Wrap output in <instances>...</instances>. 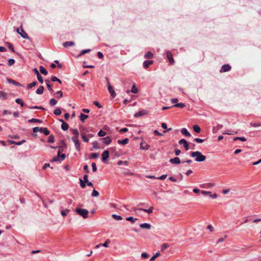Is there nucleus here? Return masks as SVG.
I'll list each match as a JSON object with an SVG mask.
<instances>
[{
  "label": "nucleus",
  "instance_id": "58836bf2",
  "mask_svg": "<svg viewBox=\"0 0 261 261\" xmlns=\"http://www.w3.org/2000/svg\"><path fill=\"white\" fill-rule=\"evenodd\" d=\"M51 81L53 82H58L60 84H62V81L59 79H58V77H57L56 76H54L51 77Z\"/></svg>",
  "mask_w": 261,
  "mask_h": 261
},
{
  "label": "nucleus",
  "instance_id": "5fc2aeb1",
  "mask_svg": "<svg viewBox=\"0 0 261 261\" xmlns=\"http://www.w3.org/2000/svg\"><path fill=\"white\" fill-rule=\"evenodd\" d=\"M15 63V60L13 59H10L8 61V65L9 66H12Z\"/></svg>",
  "mask_w": 261,
  "mask_h": 261
},
{
  "label": "nucleus",
  "instance_id": "338daca9",
  "mask_svg": "<svg viewBox=\"0 0 261 261\" xmlns=\"http://www.w3.org/2000/svg\"><path fill=\"white\" fill-rule=\"evenodd\" d=\"M92 168L93 172H95L97 170L96 165L95 163H92Z\"/></svg>",
  "mask_w": 261,
  "mask_h": 261
},
{
  "label": "nucleus",
  "instance_id": "0e129e2a",
  "mask_svg": "<svg viewBox=\"0 0 261 261\" xmlns=\"http://www.w3.org/2000/svg\"><path fill=\"white\" fill-rule=\"evenodd\" d=\"M167 174H163L161 175V176L156 177V179H160V180H164L167 177Z\"/></svg>",
  "mask_w": 261,
  "mask_h": 261
},
{
  "label": "nucleus",
  "instance_id": "1a4fd4ad",
  "mask_svg": "<svg viewBox=\"0 0 261 261\" xmlns=\"http://www.w3.org/2000/svg\"><path fill=\"white\" fill-rule=\"evenodd\" d=\"M231 67L228 64L223 65L220 70V72H225L229 71Z\"/></svg>",
  "mask_w": 261,
  "mask_h": 261
},
{
  "label": "nucleus",
  "instance_id": "f8f14e48",
  "mask_svg": "<svg viewBox=\"0 0 261 261\" xmlns=\"http://www.w3.org/2000/svg\"><path fill=\"white\" fill-rule=\"evenodd\" d=\"M60 121L62 122V129L64 131L67 130L69 128V125L62 119H60Z\"/></svg>",
  "mask_w": 261,
  "mask_h": 261
},
{
  "label": "nucleus",
  "instance_id": "4c0bfd02",
  "mask_svg": "<svg viewBox=\"0 0 261 261\" xmlns=\"http://www.w3.org/2000/svg\"><path fill=\"white\" fill-rule=\"evenodd\" d=\"M130 91L134 94H136L138 92V90L135 84L133 85Z\"/></svg>",
  "mask_w": 261,
  "mask_h": 261
},
{
  "label": "nucleus",
  "instance_id": "c03bdc74",
  "mask_svg": "<svg viewBox=\"0 0 261 261\" xmlns=\"http://www.w3.org/2000/svg\"><path fill=\"white\" fill-rule=\"evenodd\" d=\"M128 162L126 161H118L117 164L119 166H121L122 165H124L125 166H127L128 165Z\"/></svg>",
  "mask_w": 261,
  "mask_h": 261
},
{
  "label": "nucleus",
  "instance_id": "37998d69",
  "mask_svg": "<svg viewBox=\"0 0 261 261\" xmlns=\"http://www.w3.org/2000/svg\"><path fill=\"white\" fill-rule=\"evenodd\" d=\"M69 212V210H68V209H65V210H62L61 211V215L62 216L65 217L66 216H67V215Z\"/></svg>",
  "mask_w": 261,
  "mask_h": 261
},
{
  "label": "nucleus",
  "instance_id": "680f3d73",
  "mask_svg": "<svg viewBox=\"0 0 261 261\" xmlns=\"http://www.w3.org/2000/svg\"><path fill=\"white\" fill-rule=\"evenodd\" d=\"M99 156V154L97 153H92L91 154V157L92 159H97Z\"/></svg>",
  "mask_w": 261,
  "mask_h": 261
},
{
  "label": "nucleus",
  "instance_id": "13d9d810",
  "mask_svg": "<svg viewBox=\"0 0 261 261\" xmlns=\"http://www.w3.org/2000/svg\"><path fill=\"white\" fill-rule=\"evenodd\" d=\"M169 247V245L168 244L164 243L161 246V250L163 251L166 248Z\"/></svg>",
  "mask_w": 261,
  "mask_h": 261
},
{
  "label": "nucleus",
  "instance_id": "69168bd1",
  "mask_svg": "<svg viewBox=\"0 0 261 261\" xmlns=\"http://www.w3.org/2000/svg\"><path fill=\"white\" fill-rule=\"evenodd\" d=\"M194 141H196L197 143H201L204 142V140L203 139L198 138H195L194 139Z\"/></svg>",
  "mask_w": 261,
  "mask_h": 261
},
{
  "label": "nucleus",
  "instance_id": "b1692460",
  "mask_svg": "<svg viewBox=\"0 0 261 261\" xmlns=\"http://www.w3.org/2000/svg\"><path fill=\"white\" fill-rule=\"evenodd\" d=\"M44 91V87L42 86H40L36 90V93L38 94H42Z\"/></svg>",
  "mask_w": 261,
  "mask_h": 261
},
{
  "label": "nucleus",
  "instance_id": "7ed1b4c3",
  "mask_svg": "<svg viewBox=\"0 0 261 261\" xmlns=\"http://www.w3.org/2000/svg\"><path fill=\"white\" fill-rule=\"evenodd\" d=\"M107 84H108V91L110 94V95H111V96L112 97H115L116 95V93L114 91V90L113 89V87L111 86L109 82L108 81V79L107 78Z\"/></svg>",
  "mask_w": 261,
  "mask_h": 261
},
{
  "label": "nucleus",
  "instance_id": "09e8293b",
  "mask_svg": "<svg viewBox=\"0 0 261 261\" xmlns=\"http://www.w3.org/2000/svg\"><path fill=\"white\" fill-rule=\"evenodd\" d=\"M160 253L159 252H158L155 253V254L153 255L150 258V261H153L158 256L160 255Z\"/></svg>",
  "mask_w": 261,
  "mask_h": 261
},
{
  "label": "nucleus",
  "instance_id": "9d476101",
  "mask_svg": "<svg viewBox=\"0 0 261 261\" xmlns=\"http://www.w3.org/2000/svg\"><path fill=\"white\" fill-rule=\"evenodd\" d=\"M109 156V152L108 150H105L102 154V161L106 162Z\"/></svg>",
  "mask_w": 261,
  "mask_h": 261
},
{
  "label": "nucleus",
  "instance_id": "c85d7f7f",
  "mask_svg": "<svg viewBox=\"0 0 261 261\" xmlns=\"http://www.w3.org/2000/svg\"><path fill=\"white\" fill-rule=\"evenodd\" d=\"M29 122L32 123V122H36V123H42V121L40 119H36V118H32L30 120H29Z\"/></svg>",
  "mask_w": 261,
  "mask_h": 261
},
{
  "label": "nucleus",
  "instance_id": "39448f33",
  "mask_svg": "<svg viewBox=\"0 0 261 261\" xmlns=\"http://www.w3.org/2000/svg\"><path fill=\"white\" fill-rule=\"evenodd\" d=\"M72 140L74 143L75 147L77 151L80 150V143L78 140V138L76 137H72Z\"/></svg>",
  "mask_w": 261,
  "mask_h": 261
},
{
  "label": "nucleus",
  "instance_id": "a18cd8bd",
  "mask_svg": "<svg viewBox=\"0 0 261 261\" xmlns=\"http://www.w3.org/2000/svg\"><path fill=\"white\" fill-rule=\"evenodd\" d=\"M233 140L234 141H236V140H241L242 141H246V139L244 137H235L234 139H233Z\"/></svg>",
  "mask_w": 261,
  "mask_h": 261
},
{
  "label": "nucleus",
  "instance_id": "393cba45",
  "mask_svg": "<svg viewBox=\"0 0 261 261\" xmlns=\"http://www.w3.org/2000/svg\"><path fill=\"white\" fill-rule=\"evenodd\" d=\"M80 120L82 122H84L87 118H88V115L81 113L80 116Z\"/></svg>",
  "mask_w": 261,
  "mask_h": 261
},
{
  "label": "nucleus",
  "instance_id": "f257e3e1",
  "mask_svg": "<svg viewBox=\"0 0 261 261\" xmlns=\"http://www.w3.org/2000/svg\"><path fill=\"white\" fill-rule=\"evenodd\" d=\"M191 156L193 158H195V161L198 162H203L206 159V156L199 151L192 152L191 153Z\"/></svg>",
  "mask_w": 261,
  "mask_h": 261
},
{
  "label": "nucleus",
  "instance_id": "c756f323",
  "mask_svg": "<svg viewBox=\"0 0 261 261\" xmlns=\"http://www.w3.org/2000/svg\"><path fill=\"white\" fill-rule=\"evenodd\" d=\"M40 71L42 74H43L44 75H47L48 73L46 69L42 66H41L40 67Z\"/></svg>",
  "mask_w": 261,
  "mask_h": 261
},
{
  "label": "nucleus",
  "instance_id": "423d86ee",
  "mask_svg": "<svg viewBox=\"0 0 261 261\" xmlns=\"http://www.w3.org/2000/svg\"><path fill=\"white\" fill-rule=\"evenodd\" d=\"M201 193L204 196L208 195L210 197L212 198H216L218 197L217 194L215 193L214 194H212L211 192L210 191L202 190L201 191Z\"/></svg>",
  "mask_w": 261,
  "mask_h": 261
},
{
  "label": "nucleus",
  "instance_id": "473e14b6",
  "mask_svg": "<svg viewBox=\"0 0 261 261\" xmlns=\"http://www.w3.org/2000/svg\"><path fill=\"white\" fill-rule=\"evenodd\" d=\"M149 146L147 144H145L144 145H143L142 143L140 144V149L142 150H148L149 149Z\"/></svg>",
  "mask_w": 261,
  "mask_h": 261
},
{
  "label": "nucleus",
  "instance_id": "bb28decb",
  "mask_svg": "<svg viewBox=\"0 0 261 261\" xmlns=\"http://www.w3.org/2000/svg\"><path fill=\"white\" fill-rule=\"evenodd\" d=\"M45 82L46 84V86L48 90H49L51 92H53V90L51 88V86L50 84V81L48 80H45Z\"/></svg>",
  "mask_w": 261,
  "mask_h": 261
},
{
  "label": "nucleus",
  "instance_id": "cd10ccee",
  "mask_svg": "<svg viewBox=\"0 0 261 261\" xmlns=\"http://www.w3.org/2000/svg\"><path fill=\"white\" fill-rule=\"evenodd\" d=\"M72 134L74 135L73 137H76V138H78L79 136V133L77 129H71Z\"/></svg>",
  "mask_w": 261,
  "mask_h": 261
},
{
  "label": "nucleus",
  "instance_id": "a878e982",
  "mask_svg": "<svg viewBox=\"0 0 261 261\" xmlns=\"http://www.w3.org/2000/svg\"><path fill=\"white\" fill-rule=\"evenodd\" d=\"M81 137L85 142H88L89 139L86 137L84 132L81 130Z\"/></svg>",
  "mask_w": 261,
  "mask_h": 261
},
{
  "label": "nucleus",
  "instance_id": "e2e57ef3",
  "mask_svg": "<svg viewBox=\"0 0 261 261\" xmlns=\"http://www.w3.org/2000/svg\"><path fill=\"white\" fill-rule=\"evenodd\" d=\"M93 147L95 149H98L99 146L98 145V143L96 141L93 142L92 143Z\"/></svg>",
  "mask_w": 261,
  "mask_h": 261
},
{
  "label": "nucleus",
  "instance_id": "dca6fc26",
  "mask_svg": "<svg viewBox=\"0 0 261 261\" xmlns=\"http://www.w3.org/2000/svg\"><path fill=\"white\" fill-rule=\"evenodd\" d=\"M140 227L142 228H144L146 229H150L151 228V225L149 223H142L140 225Z\"/></svg>",
  "mask_w": 261,
  "mask_h": 261
},
{
  "label": "nucleus",
  "instance_id": "de8ad7c7",
  "mask_svg": "<svg viewBox=\"0 0 261 261\" xmlns=\"http://www.w3.org/2000/svg\"><path fill=\"white\" fill-rule=\"evenodd\" d=\"M55 142V138L53 135H51L48 137V142L54 143Z\"/></svg>",
  "mask_w": 261,
  "mask_h": 261
},
{
  "label": "nucleus",
  "instance_id": "8fccbe9b",
  "mask_svg": "<svg viewBox=\"0 0 261 261\" xmlns=\"http://www.w3.org/2000/svg\"><path fill=\"white\" fill-rule=\"evenodd\" d=\"M250 126H251L252 127H256L260 126L261 125V123L259 122H254V123H251L250 124Z\"/></svg>",
  "mask_w": 261,
  "mask_h": 261
},
{
  "label": "nucleus",
  "instance_id": "ea45409f",
  "mask_svg": "<svg viewBox=\"0 0 261 261\" xmlns=\"http://www.w3.org/2000/svg\"><path fill=\"white\" fill-rule=\"evenodd\" d=\"M99 192L95 189H94L93 190V191L91 193V196L92 197H98L99 196Z\"/></svg>",
  "mask_w": 261,
  "mask_h": 261
},
{
  "label": "nucleus",
  "instance_id": "c9c22d12",
  "mask_svg": "<svg viewBox=\"0 0 261 261\" xmlns=\"http://www.w3.org/2000/svg\"><path fill=\"white\" fill-rule=\"evenodd\" d=\"M112 217L114 219L118 221L122 219V217L121 216L117 215L116 214H112Z\"/></svg>",
  "mask_w": 261,
  "mask_h": 261
},
{
  "label": "nucleus",
  "instance_id": "6ab92c4d",
  "mask_svg": "<svg viewBox=\"0 0 261 261\" xmlns=\"http://www.w3.org/2000/svg\"><path fill=\"white\" fill-rule=\"evenodd\" d=\"M7 81H8V82L9 83L12 84H13V85H14L15 86H20V87L22 86V85L20 83H19L18 82H17L15 81H14V80H11V79H9V78H7Z\"/></svg>",
  "mask_w": 261,
  "mask_h": 261
},
{
  "label": "nucleus",
  "instance_id": "0eeeda50",
  "mask_svg": "<svg viewBox=\"0 0 261 261\" xmlns=\"http://www.w3.org/2000/svg\"><path fill=\"white\" fill-rule=\"evenodd\" d=\"M178 143L180 145H183L186 150H189V146L188 143L185 139H182L180 140L178 142Z\"/></svg>",
  "mask_w": 261,
  "mask_h": 261
},
{
  "label": "nucleus",
  "instance_id": "79ce46f5",
  "mask_svg": "<svg viewBox=\"0 0 261 261\" xmlns=\"http://www.w3.org/2000/svg\"><path fill=\"white\" fill-rule=\"evenodd\" d=\"M90 51H91V49H87L82 50L81 51V53H80V55H79L77 57L81 56H82V55H84V54H86V53H89V52H90Z\"/></svg>",
  "mask_w": 261,
  "mask_h": 261
},
{
  "label": "nucleus",
  "instance_id": "a19ab883",
  "mask_svg": "<svg viewBox=\"0 0 261 261\" xmlns=\"http://www.w3.org/2000/svg\"><path fill=\"white\" fill-rule=\"evenodd\" d=\"M15 102L19 104L21 107H23L24 106V103L22 99L20 98H16L15 99Z\"/></svg>",
  "mask_w": 261,
  "mask_h": 261
},
{
  "label": "nucleus",
  "instance_id": "a211bd4d",
  "mask_svg": "<svg viewBox=\"0 0 261 261\" xmlns=\"http://www.w3.org/2000/svg\"><path fill=\"white\" fill-rule=\"evenodd\" d=\"M39 132L41 133H43L45 135L47 136L49 135V131L46 127H41L39 129Z\"/></svg>",
  "mask_w": 261,
  "mask_h": 261
},
{
  "label": "nucleus",
  "instance_id": "e433bc0d",
  "mask_svg": "<svg viewBox=\"0 0 261 261\" xmlns=\"http://www.w3.org/2000/svg\"><path fill=\"white\" fill-rule=\"evenodd\" d=\"M193 129L197 133H200L201 130L200 127L198 125H194L193 126Z\"/></svg>",
  "mask_w": 261,
  "mask_h": 261
},
{
  "label": "nucleus",
  "instance_id": "4468645a",
  "mask_svg": "<svg viewBox=\"0 0 261 261\" xmlns=\"http://www.w3.org/2000/svg\"><path fill=\"white\" fill-rule=\"evenodd\" d=\"M153 64V61L152 60H146L143 62V66L144 68L147 69L148 67Z\"/></svg>",
  "mask_w": 261,
  "mask_h": 261
},
{
  "label": "nucleus",
  "instance_id": "5701e85b",
  "mask_svg": "<svg viewBox=\"0 0 261 261\" xmlns=\"http://www.w3.org/2000/svg\"><path fill=\"white\" fill-rule=\"evenodd\" d=\"M0 98L2 100H6L8 98L7 94L6 92L0 91Z\"/></svg>",
  "mask_w": 261,
  "mask_h": 261
},
{
  "label": "nucleus",
  "instance_id": "9b49d317",
  "mask_svg": "<svg viewBox=\"0 0 261 261\" xmlns=\"http://www.w3.org/2000/svg\"><path fill=\"white\" fill-rule=\"evenodd\" d=\"M169 162L172 164H179L181 162L179 158L175 157L174 158L171 159L169 160Z\"/></svg>",
  "mask_w": 261,
  "mask_h": 261
},
{
  "label": "nucleus",
  "instance_id": "052dcab7",
  "mask_svg": "<svg viewBox=\"0 0 261 261\" xmlns=\"http://www.w3.org/2000/svg\"><path fill=\"white\" fill-rule=\"evenodd\" d=\"M7 44H8V46L9 47V48L13 52H14V47L13 46V45L9 43V42H7Z\"/></svg>",
  "mask_w": 261,
  "mask_h": 261
},
{
  "label": "nucleus",
  "instance_id": "864d4df0",
  "mask_svg": "<svg viewBox=\"0 0 261 261\" xmlns=\"http://www.w3.org/2000/svg\"><path fill=\"white\" fill-rule=\"evenodd\" d=\"M80 186L83 189H84L86 188V182L83 181V180L82 179H80Z\"/></svg>",
  "mask_w": 261,
  "mask_h": 261
},
{
  "label": "nucleus",
  "instance_id": "6e6d98bb",
  "mask_svg": "<svg viewBox=\"0 0 261 261\" xmlns=\"http://www.w3.org/2000/svg\"><path fill=\"white\" fill-rule=\"evenodd\" d=\"M55 94L57 95V97L58 98H60L63 96V93L61 91H59L57 92Z\"/></svg>",
  "mask_w": 261,
  "mask_h": 261
},
{
  "label": "nucleus",
  "instance_id": "49530a36",
  "mask_svg": "<svg viewBox=\"0 0 261 261\" xmlns=\"http://www.w3.org/2000/svg\"><path fill=\"white\" fill-rule=\"evenodd\" d=\"M57 103V101L54 99V98H51L49 100V104L51 105V106H55L56 105V104Z\"/></svg>",
  "mask_w": 261,
  "mask_h": 261
},
{
  "label": "nucleus",
  "instance_id": "ddd939ff",
  "mask_svg": "<svg viewBox=\"0 0 261 261\" xmlns=\"http://www.w3.org/2000/svg\"><path fill=\"white\" fill-rule=\"evenodd\" d=\"M101 140L104 141L103 144L107 145H109L112 142V139L109 136L102 138Z\"/></svg>",
  "mask_w": 261,
  "mask_h": 261
},
{
  "label": "nucleus",
  "instance_id": "f3484780",
  "mask_svg": "<svg viewBox=\"0 0 261 261\" xmlns=\"http://www.w3.org/2000/svg\"><path fill=\"white\" fill-rule=\"evenodd\" d=\"M181 134L186 137H190L191 134L186 128H183L181 130Z\"/></svg>",
  "mask_w": 261,
  "mask_h": 261
},
{
  "label": "nucleus",
  "instance_id": "7c9ffc66",
  "mask_svg": "<svg viewBox=\"0 0 261 261\" xmlns=\"http://www.w3.org/2000/svg\"><path fill=\"white\" fill-rule=\"evenodd\" d=\"M185 106H185V103H184L182 102H180V103L175 104L174 106H172V107H177V108H183L185 107Z\"/></svg>",
  "mask_w": 261,
  "mask_h": 261
},
{
  "label": "nucleus",
  "instance_id": "4d7b16f0",
  "mask_svg": "<svg viewBox=\"0 0 261 261\" xmlns=\"http://www.w3.org/2000/svg\"><path fill=\"white\" fill-rule=\"evenodd\" d=\"M106 135V133L102 130H100L98 133V135L99 137H103Z\"/></svg>",
  "mask_w": 261,
  "mask_h": 261
},
{
  "label": "nucleus",
  "instance_id": "f704fd0d",
  "mask_svg": "<svg viewBox=\"0 0 261 261\" xmlns=\"http://www.w3.org/2000/svg\"><path fill=\"white\" fill-rule=\"evenodd\" d=\"M61 110L60 108H57L54 111V114L56 115H60L61 114Z\"/></svg>",
  "mask_w": 261,
  "mask_h": 261
},
{
  "label": "nucleus",
  "instance_id": "774afa93",
  "mask_svg": "<svg viewBox=\"0 0 261 261\" xmlns=\"http://www.w3.org/2000/svg\"><path fill=\"white\" fill-rule=\"evenodd\" d=\"M141 255L143 258H147L148 257V254L146 252L142 253Z\"/></svg>",
  "mask_w": 261,
  "mask_h": 261
},
{
  "label": "nucleus",
  "instance_id": "3c124183",
  "mask_svg": "<svg viewBox=\"0 0 261 261\" xmlns=\"http://www.w3.org/2000/svg\"><path fill=\"white\" fill-rule=\"evenodd\" d=\"M126 220L128 221H130L132 223H135V221L137 219V218L134 219L132 217H129L126 218Z\"/></svg>",
  "mask_w": 261,
  "mask_h": 261
},
{
  "label": "nucleus",
  "instance_id": "20e7f679",
  "mask_svg": "<svg viewBox=\"0 0 261 261\" xmlns=\"http://www.w3.org/2000/svg\"><path fill=\"white\" fill-rule=\"evenodd\" d=\"M166 57L170 62L171 65H173L174 64V60L172 57V54L171 51H167L166 52Z\"/></svg>",
  "mask_w": 261,
  "mask_h": 261
},
{
  "label": "nucleus",
  "instance_id": "2f4dec72",
  "mask_svg": "<svg viewBox=\"0 0 261 261\" xmlns=\"http://www.w3.org/2000/svg\"><path fill=\"white\" fill-rule=\"evenodd\" d=\"M145 58L152 59L153 58V54L150 51H148L144 55Z\"/></svg>",
  "mask_w": 261,
  "mask_h": 261
},
{
  "label": "nucleus",
  "instance_id": "bf43d9fd",
  "mask_svg": "<svg viewBox=\"0 0 261 261\" xmlns=\"http://www.w3.org/2000/svg\"><path fill=\"white\" fill-rule=\"evenodd\" d=\"M110 243V240L109 239H108L106 241V242L101 244V246H103L105 247H107L108 246V244Z\"/></svg>",
  "mask_w": 261,
  "mask_h": 261
},
{
  "label": "nucleus",
  "instance_id": "4be33fe9",
  "mask_svg": "<svg viewBox=\"0 0 261 261\" xmlns=\"http://www.w3.org/2000/svg\"><path fill=\"white\" fill-rule=\"evenodd\" d=\"M147 113L145 110L140 111L134 114V116L135 117H138L140 116H143L144 115H146Z\"/></svg>",
  "mask_w": 261,
  "mask_h": 261
},
{
  "label": "nucleus",
  "instance_id": "72a5a7b5",
  "mask_svg": "<svg viewBox=\"0 0 261 261\" xmlns=\"http://www.w3.org/2000/svg\"><path fill=\"white\" fill-rule=\"evenodd\" d=\"M37 84V82H36V81L33 82L32 83H31L27 85V88L28 89H30L32 88V87L36 86Z\"/></svg>",
  "mask_w": 261,
  "mask_h": 261
},
{
  "label": "nucleus",
  "instance_id": "412c9836",
  "mask_svg": "<svg viewBox=\"0 0 261 261\" xmlns=\"http://www.w3.org/2000/svg\"><path fill=\"white\" fill-rule=\"evenodd\" d=\"M64 47H67L68 46H72L75 45V43L73 41H66L63 43V44Z\"/></svg>",
  "mask_w": 261,
  "mask_h": 261
},
{
  "label": "nucleus",
  "instance_id": "2eb2a0df",
  "mask_svg": "<svg viewBox=\"0 0 261 261\" xmlns=\"http://www.w3.org/2000/svg\"><path fill=\"white\" fill-rule=\"evenodd\" d=\"M129 139L128 138H125L124 139H123V140H118L117 141V143L119 144H122V145H126L129 142Z\"/></svg>",
  "mask_w": 261,
  "mask_h": 261
},
{
  "label": "nucleus",
  "instance_id": "6e6552de",
  "mask_svg": "<svg viewBox=\"0 0 261 261\" xmlns=\"http://www.w3.org/2000/svg\"><path fill=\"white\" fill-rule=\"evenodd\" d=\"M153 209V207L152 206H151L148 209H144V208H134V211L135 212H136L138 210V211H144L145 212H146L147 213L150 214V213H152Z\"/></svg>",
  "mask_w": 261,
  "mask_h": 261
},
{
  "label": "nucleus",
  "instance_id": "603ef678",
  "mask_svg": "<svg viewBox=\"0 0 261 261\" xmlns=\"http://www.w3.org/2000/svg\"><path fill=\"white\" fill-rule=\"evenodd\" d=\"M37 79L38 80L39 82L40 83L43 84L44 82V81H43V77L40 75V74H38V75H37Z\"/></svg>",
  "mask_w": 261,
  "mask_h": 261
},
{
  "label": "nucleus",
  "instance_id": "aec40b11",
  "mask_svg": "<svg viewBox=\"0 0 261 261\" xmlns=\"http://www.w3.org/2000/svg\"><path fill=\"white\" fill-rule=\"evenodd\" d=\"M19 34L20 35L21 37L23 38H24V39L29 38V36H28V34L25 32V31H24V30L22 28H21V32L19 33Z\"/></svg>",
  "mask_w": 261,
  "mask_h": 261
},
{
  "label": "nucleus",
  "instance_id": "f03ea898",
  "mask_svg": "<svg viewBox=\"0 0 261 261\" xmlns=\"http://www.w3.org/2000/svg\"><path fill=\"white\" fill-rule=\"evenodd\" d=\"M75 212L83 218L86 219L88 217L89 211L86 209L76 208Z\"/></svg>",
  "mask_w": 261,
  "mask_h": 261
}]
</instances>
